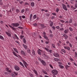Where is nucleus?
<instances>
[{
  "label": "nucleus",
  "instance_id": "f257e3e1",
  "mask_svg": "<svg viewBox=\"0 0 77 77\" xmlns=\"http://www.w3.org/2000/svg\"><path fill=\"white\" fill-rule=\"evenodd\" d=\"M19 24L18 23H12L11 24V25H12V26H13V27H12V28H11L13 30H15V28H14V27H18L19 26Z\"/></svg>",
  "mask_w": 77,
  "mask_h": 77
},
{
  "label": "nucleus",
  "instance_id": "f03ea898",
  "mask_svg": "<svg viewBox=\"0 0 77 77\" xmlns=\"http://www.w3.org/2000/svg\"><path fill=\"white\" fill-rule=\"evenodd\" d=\"M13 54H14V56H16L17 57H18V58H20V59H21L22 58L21 57L20 55L18 54H17H17L16 53H15V52L14 51L13 52Z\"/></svg>",
  "mask_w": 77,
  "mask_h": 77
},
{
  "label": "nucleus",
  "instance_id": "7ed1b4c3",
  "mask_svg": "<svg viewBox=\"0 0 77 77\" xmlns=\"http://www.w3.org/2000/svg\"><path fill=\"white\" fill-rule=\"evenodd\" d=\"M17 75L18 73L15 72H14L11 73V75L13 77H16V75Z\"/></svg>",
  "mask_w": 77,
  "mask_h": 77
},
{
  "label": "nucleus",
  "instance_id": "20e7f679",
  "mask_svg": "<svg viewBox=\"0 0 77 77\" xmlns=\"http://www.w3.org/2000/svg\"><path fill=\"white\" fill-rule=\"evenodd\" d=\"M52 73L53 75H57L58 73V72L56 70H54L52 71Z\"/></svg>",
  "mask_w": 77,
  "mask_h": 77
},
{
  "label": "nucleus",
  "instance_id": "39448f33",
  "mask_svg": "<svg viewBox=\"0 0 77 77\" xmlns=\"http://www.w3.org/2000/svg\"><path fill=\"white\" fill-rule=\"evenodd\" d=\"M43 35H44V38L46 39L47 40H48V37L47 36H46V33L45 32H43L42 33Z\"/></svg>",
  "mask_w": 77,
  "mask_h": 77
},
{
  "label": "nucleus",
  "instance_id": "423d86ee",
  "mask_svg": "<svg viewBox=\"0 0 77 77\" xmlns=\"http://www.w3.org/2000/svg\"><path fill=\"white\" fill-rule=\"evenodd\" d=\"M38 60L40 62H41L42 63V65H46V63L43 60H41V59H39Z\"/></svg>",
  "mask_w": 77,
  "mask_h": 77
},
{
  "label": "nucleus",
  "instance_id": "0eeeda50",
  "mask_svg": "<svg viewBox=\"0 0 77 77\" xmlns=\"http://www.w3.org/2000/svg\"><path fill=\"white\" fill-rule=\"evenodd\" d=\"M13 39H17V40H18L19 39V38L18 37V36L16 34H14L13 36Z\"/></svg>",
  "mask_w": 77,
  "mask_h": 77
},
{
  "label": "nucleus",
  "instance_id": "6e6552de",
  "mask_svg": "<svg viewBox=\"0 0 77 77\" xmlns=\"http://www.w3.org/2000/svg\"><path fill=\"white\" fill-rule=\"evenodd\" d=\"M63 9L65 10V11H68V9H67V8L66 7V6L64 4H63Z\"/></svg>",
  "mask_w": 77,
  "mask_h": 77
},
{
  "label": "nucleus",
  "instance_id": "1a4fd4ad",
  "mask_svg": "<svg viewBox=\"0 0 77 77\" xmlns=\"http://www.w3.org/2000/svg\"><path fill=\"white\" fill-rule=\"evenodd\" d=\"M54 56L56 57H59L60 56L59 54H58L57 53H55L54 54Z\"/></svg>",
  "mask_w": 77,
  "mask_h": 77
},
{
  "label": "nucleus",
  "instance_id": "9d476101",
  "mask_svg": "<svg viewBox=\"0 0 77 77\" xmlns=\"http://www.w3.org/2000/svg\"><path fill=\"white\" fill-rule=\"evenodd\" d=\"M14 69L16 71H19L20 70V68L17 66H14Z\"/></svg>",
  "mask_w": 77,
  "mask_h": 77
},
{
  "label": "nucleus",
  "instance_id": "9b49d317",
  "mask_svg": "<svg viewBox=\"0 0 77 77\" xmlns=\"http://www.w3.org/2000/svg\"><path fill=\"white\" fill-rule=\"evenodd\" d=\"M23 63L24 66H25L26 68H27V65H28V64H27V63H26V61H24V60H23Z\"/></svg>",
  "mask_w": 77,
  "mask_h": 77
},
{
  "label": "nucleus",
  "instance_id": "f8f14e48",
  "mask_svg": "<svg viewBox=\"0 0 77 77\" xmlns=\"http://www.w3.org/2000/svg\"><path fill=\"white\" fill-rule=\"evenodd\" d=\"M27 52L28 53H29V54H30V55L32 56V53H31V51H30V49H29L27 50Z\"/></svg>",
  "mask_w": 77,
  "mask_h": 77
},
{
  "label": "nucleus",
  "instance_id": "ddd939ff",
  "mask_svg": "<svg viewBox=\"0 0 77 77\" xmlns=\"http://www.w3.org/2000/svg\"><path fill=\"white\" fill-rule=\"evenodd\" d=\"M69 29H67L65 30L64 31V33L65 34H68V32H69Z\"/></svg>",
  "mask_w": 77,
  "mask_h": 77
},
{
  "label": "nucleus",
  "instance_id": "4468645a",
  "mask_svg": "<svg viewBox=\"0 0 77 77\" xmlns=\"http://www.w3.org/2000/svg\"><path fill=\"white\" fill-rule=\"evenodd\" d=\"M43 56H44L45 59H46L49 58L48 56H47V55H46L45 54H43Z\"/></svg>",
  "mask_w": 77,
  "mask_h": 77
},
{
  "label": "nucleus",
  "instance_id": "2eb2a0df",
  "mask_svg": "<svg viewBox=\"0 0 77 77\" xmlns=\"http://www.w3.org/2000/svg\"><path fill=\"white\" fill-rule=\"evenodd\" d=\"M32 55H33V56H35V55H36V53H35V51L34 49H32Z\"/></svg>",
  "mask_w": 77,
  "mask_h": 77
},
{
  "label": "nucleus",
  "instance_id": "dca6fc26",
  "mask_svg": "<svg viewBox=\"0 0 77 77\" xmlns=\"http://www.w3.org/2000/svg\"><path fill=\"white\" fill-rule=\"evenodd\" d=\"M41 51H42V50H41V49H39V50L38 51V54L39 55H41Z\"/></svg>",
  "mask_w": 77,
  "mask_h": 77
},
{
  "label": "nucleus",
  "instance_id": "f3484780",
  "mask_svg": "<svg viewBox=\"0 0 77 77\" xmlns=\"http://www.w3.org/2000/svg\"><path fill=\"white\" fill-rule=\"evenodd\" d=\"M20 53L23 56H26V53H25L23 51H21Z\"/></svg>",
  "mask_w": 77,
  "mask_h": 77
},
{
  "label": "nucleus",
  "instance_id": "a211bd4d",
  "mask_svg": "<svg viewBox=\"0 0 77 77\" xmlns=\"http://www.w3.org/2000/svg\"><path fill=\"white\" fill-rule=\"evenodd\" d=\"M5 70L6 71H7V72H12L11 70L9 69L8 68H6Z\"/></svg>",
  "mask_w": 77,
  "mask_h": 77
},
{
  "label": "nucleus",
  "instance_id": "6ab92c4d",
  "mask_svg": "<svg viewBox=\"0 0 77 77\" xmlns=\"http://www.w3.org/2000/svg\"><path fill=\"white\" fill-rule=\"evenodd\" d=\"M5 33L9 37H11V33H10L9 32H8L7 31H6Z\"/></svg>",
  "mask_w": 77,
  "mask_h": 77
},
{
  "label": "nucleus",
  "instance_id": "aec40b11",
  "mask_svg": "<svg viewBox=\"0 0 77 77\" xmlns=\"http://www.w3.org/2000/svg\"><path fill=\"white\" fill-rule=\"evenodd\" d=\"M19 63L20 65L22 66V67H23V68H25V67H24V64H23V63L22 62H19Z\"/></svg>",
  "mask_w": 77,
  "mask_h": 77
},
{
  "label": "nucleus",
  "instance_id": "412c9836",
  "mask_svg": "<svg viewBox=\"0 0 77 77\" xmlns=\"http://www.w3.org/2000/svg\"><path fill=\"white\" fill-rule=\"evenodd\" d=\"M63 36L65 37V39H66L68 38V35L66 34H63Z\"/></svg>",
  "mask_w": 77,
  "mask_h": 77
},
{
  "label": "nucleus",
  "instance_id": "4be33fe9",
  "mask_svg": "<svg viewBox=\"0 0 77 77\" xmlns=\"http://www.w3.org/2000/svg\"><path fill=\"white\" fill-rule=\"evenodd\" d=\"M42 72H43V73H44L45 74H46V75H47V74H48V73H47V72H46V71H45V70H42Z\"/></svg>",
  "mask_w": 77,
  "mask_h": 77
},
{
  "label": "nucleus",
  "instance_id": "5701e85b",
  "mask_svg": "<svg viewBox=\"0 0 77 77\" xmlns=\"http://www.w3.org/2000/svg\"><path fill=\"white\" fill-rule=\"evenodd\" d=\"M23 47H24V48H25V50H27V46L24 44H23Z\"/></svg>",
  "mask_w": 77,
  "mask_h": 77
},
{
  "label": "nucleus",
  "instance_id": "b1692460",
  "mask_svg": "<svg viewBox=\"0 0 77 77\" xmlns=\"http://www.w3.org/2000/svg\"><path fill=\"white\" fill-rule=\"evenodd\" d=\"M34 72L36 75H38V72L37 71H36L35 70H34L33 71Z\"/></svg>",
  "mask_w": 77,
  "mask_h": 77
},
{
  "label": "nucleus",
  "instance_id": "393cba45",
  "mask_svg": "<svg viewBox=\"0 0 77 77\" xmlns=\"http://www.w3.org/2000/svg\"><path fill=\"white\" fill-rule=\"evenodd\" d=\"M31 5L32 7H34L35 6V3L33 2H32L31 3Z\"/></svg>",
  "mask_w": 77,
  "mask_h": 77
},
{
  "label": "nucleus",
  "instance_id": "a878e982",
  "mask_svg": "<svg viewBox=\"0 0 77 77\" xmlns=\"http://www.w3.org/2000/svg\"><path fill=\"white\" fill-rule=\"evenodd\" d=\"M40 26L41 27H42V28H43L44 29V28H45V27H46L44 25V24H40Z\"/></svg>",
  "mask_w": 77,
  "mask_h": 77
},
{
  "label": "nucleus",
  "instance_id": "bb28decb",
  "mask_svg": "<svg viewBox=\"0 0 77 77\" xmlns=\"http://www.w3.org/2000/svg\"><path fill=\"white\" fill-rule=\"evenodd\" d=\"M51 46L52 48H56V46H55V45L54 44H52Z\"/></svg>",
  "mask_w": 77,
  "mask_h": 77
},
{
  "label": "nucleus",
  "instance_id": "cd10ccee",
  "mask_svg": "<svg viewBox=\"0 0 77 77\" xmlns=\"http://www.w3.org/2000/svg\"><path fill=\"white\" fill-rule=\"evenodd\" d=\"M69 66L67 65H66L65 66L66 69H68L69 67Z\"/></svg>",
  "mask_w": 77,
  "mask_h": 77
},
{
  "label": "nucleus",
  "instance_id": "c85d7f7f",
  "mask_svg": "<svg viewBox=\"0 0 77 77\" xmlns=\"http://www.w3.org/2000/svg\"><path fill=\"white\" fill-rule=\"evenodd\" d=\"M37 17V15H34L33 16V19H35Z\"/></svg>",
  "mask_w": 77,
  "mask_h": 77
},
{
  "label": "nucleus",
  "instance_id": "c756f323",
  "mask_svg": "<svg viewBox=\"0 0 77 77\" xmlns=\"http://www.w3.org/2000/svg\"><path fill=\"white\" fill-rule=\"evenodd\" d=\"M61 51H62V52H63V53H66V51H65V50L64 49H61Z\"/></svg>",
  "mask_w": 77,
  "mask_h": 77
},
{
  "label": "nucleus",
  "instance_id": "7c9ffc66",
  "mask_svg": "<svg viewBox=\"0 0 77 77\" xmlns=\"http://www.w3.org/2000/svg\"><path fill=\"white\" fill-rule=\"evenodd\" d=\"M54 60H55V61H56V62H58V61L59 60V59L58 58H54Z\"/></svg>",
  "mask_w": 77,
  "mask_h": 77
},
{
  "label": "nucleus",
  "instance_id": "2f4dec72",
  "mask_svg": "<svg viewBox=\"0 0 77 77\" xmlns=\"http://www.w3.org/2000/svg\"><path fill=\"white\" fill-rule=\"evenodd\" d=\"M59 67H60V68H62V69H63V68H64V66L61 65H59Z\"/></svg>",
  "mask_w": 77,
  "mask_h": 77
},
{
  "label": "nucleus",
  "instance_id": "473e14b6",
  "mask_svg": "<svg viewBox=\"0 0 77 77\" xmlns=\"http://www.w3.org/2000/svg\"><path fill=\"white\" fill-rule=\"evenodd\" d=\"M0 39H2V40H4V38H3V37L2 36L0 35Z\"/></svg>",
  "mask_w": 77,
  "mask_h": 77
},
{
  "label": "nucleus",
  "instance_id": "72a5a7b5",
  "mask_svg": "<svg viewBox=\"0 0 77 77\" xmlns=\"http://www.w3.org/2000/svg\"><path fill=\"white\" fill-rule=\"evenodd\" d=\"M16 12L17 13V14H18L20 13V10L18 9H17L16 10Z\"/></svg>",
  "mask_w": 77,
  "mask_h": 77
},
{
  "label": "nucleus",
  "instance_id": "f704fd0d",
  "mask_svg": "<svg viewBox=\"0 0 77 77\" xmlns=\"http://www.w3.org/2000/svg\"><path fill=\"white\" fill-rule=\"evenodd\" d=\"M69 30H70L71 31V32H72V31H73V28H72L71 27H69Z\"/></svg>",
  "mask_w": 77,
  "mask_h": 77
},
{
  "label": "nucleus",
  "instance_id": "c9c22d12",
  "mask_svg": "<svg viewBox=\"0 0 77 77\" xmlns=\"http://www.w3.org/2000/svg\"><path fill=\"white\" fill-rule=\"evenodd\" d=\"M44 49H45V50L47 51H49V49H48V48L46 47H45Z\"/></svg>",
  "mask_w": 77,
  "mask_h": 77
},
{
  "label": "nucleus",
  "instance_id": "e433bc0d",
  "mask_svg": "<svg viewBox=\"0 0 77 77\" xmlns=\"http://www.w3.org/2000/svg\"><path fill=\"white\" fill-rule=\"evenodd\" d=\"M14 50L15 51V52L17 53H18V51L17 50L16 48H14Z\"/></svg>",
  "mask_w": 77,
  "mask_h": 77
},
{
  "label": "nucleus",
  "instance_id": "4c0bfd02",
  "mask_svg": "<svg viewBox=\"0 0 77 77\" xmlns=\"http://www.w3.org/2000/svg\"><path fill=\"white\" fill-rule=\"evenodd\" d=\"M72 19H70L69 22V23H72Z\"/></svg>",
  "mask_w": 77,
  "mask_h": 77
},
{
  "label": "nucleus",
  "instance_id": "58836bf2",
  "mask_svg": "<svg viewBox=\"0 0 77 77\" xmlns=\"http://www.w3.org/2000/svg\"><path fill=\"white\" fill-rule=\"evenodd\" d=\"M32 14H31L30 16V20L31 21L32 20Z\"/></svg>",
  "mask_w": 77,
  "mask_h": 77
},
{
  "label": "nucleus",
  "instance_id": "ea45409f",
  "mask_svg": "<svg viewBox=\"0 0 77 77\" xmlns=\"http://www.w3.org/2000/svg\"><path fill=\"white\" fill-rule=\"evenodd\" d=\"M23 41L24 43V44H26V39H25V38H23Z\"/></svg>",
  "mask_w": 77,
  "mask_h": 77
},
{
  "label": "nucleus",
  "instance_id": "a19ab883",
  "mask_svg": "<svg viewBox=\"0 0 77 77\" xmlns=\"http://www.w3.org/2000/svg\"><path fill=\"white\" fill-rule=\"evenodd\" d=\"M25 11V10L24 9H22V10H21V13H22V14L23 13H24V12Z\"/></svg>",
  "mask_w": 77,
  "mask_h": 77
},
{
  "label": "nucleus",
  "instance_id": "79ce46f5",
  "mask_svg": "<svg viewBox=\"0 0 77 77\" xmlns=\"http://www.w3.org/2000/svg\"><path fill=\"white\" fill-rule=\"evenodd\" d=\"M66 44H67L68 45V44H70V42H69V41H66Z\"/></svg>",
  "mask_w": 77,
  "mask_h": 77
},
{
  "label": "nucleus",
  "instance_id": "37998d69",
  "mask_svg": "<svg viewBox=\"0 0 77 77\" xmlns=\"http://www.w3.org/2000/svg\"><path fill=\"white\" fill-rule=\"evenodd\" d=\"M71 10H72V11H74V7H73V6H72L71 7Z\"/></svg>",
  "mask_w": 77,
  "mask_h": 77
},
{
  "label": "nucleus",
  "instance_id": "c03bdc74",
  "mask_svg": "<svg viewBox=\"0 0 77 77\" xmlns=\"http://www.w3.org/2000/svg\"><path fill=\"white\" fill-rule=\"evenodd\" d=\"M59 11V9L58 8H57L56 9V12L57 13Z\"/></svg>",
  "mask_w": 77,
  "mask_h": 77
},
{
  "label": "nucleus",
  "instance_id": "a18cd8bd",
  "mask_svg": "<svg viewBox=\"0 0 77 77\" xmlns=\"http://www.w3.org/2000/svg\"><path fill=\"white\" fill-rule=\"evenodd\" d=\"M24 35H20V39H23V38H24Z\"/></svg>",
  "mask_w": 77,
  "mask_h": 77
},
{
  "label": "nucleus",
  "instance_id": "49530a36",
  "mask_svg": "<svg viewBox=\"0 0 77 77\" xmlns=\"http://www.w3.org/2000/svg\"><path fill=\"white\" fill-rule=\"evenodd\" d=\"M53 22H51L50 24V26L51 27L52 26H53Z\"/></svg>",
  "mask_w": 77,
  "mask_h": 77
},
{
  "label": "nucleus",
  "instance_id": "de8ad7c7",
  "mask_svg": "<svg viewBox=\"0 0 77 77\" xmlns=\"http://www.w3.org/2000/svg\"><path fill=\"white\" fill-rule=\"evenodd\" d=\"M49 66H50V67H51V68H52V69H53V66H52V65H51V64H49Z\"/></svg>",
  "mask_w": 77,
  "mask_h": 77
},
{
  "label": "nucleus",
  "instance_id": "09e8293b",
  "mask_svg": "<svg viewBox=\"0 0 77 77\" xmlns=\"http://www.w3.org/2000/svg\"><path fill=\"white\" fill-rule=\"evenodd\" d=\"M75 57H77V53L76 52H75Z\"/></svg>",
  "mask_w": 77,
  "mask_h": 77
},
{
  "label": "nucleus",
  "instance_id": "8fccbe9b",
  "mask_svg": "<svg viewBox=\"0 0 77 77\" xmlns=\"http://www.w3.org/2000/svg\"><path fill=\"white\" fill-rule=\"evenodd\" d=\"M67 49V50H68V51H69L70 50V48L68 46Z\"/></svg>",
  "mask_w": 77,
  "mask_h": 77
},
{
  "label": "nucleus",
  "instance_id": "3c124183",
  "mask_svg": "<svg viewBox=\"0 0 77 77\" xmlns=\"http://www.w3.org/2000/svg\"><path fill=\"white\" fill-rule=\"evenodd\" d=\"M25 6H26V5H29V4L27 2H26L25 3Z\"/></svg>",
  "mask_w": 77,
  "mask_h": 77
},
{
  "label": "nucleus",
  "instance_id": "603ef678",
  "mask_svg": "<svg viewBox=\"0 0 77 77\" xmlns=\"http://www.w3.org/2000/svg\"><path fill=\"white\" fill-rule=\"evenodd\" d=\"M15 42H16V43H17V44H20V42L16 40Z\"/></svg>",
  "mask_w": 77,
  "mask_h": 77
},
{
  "label": "nucleus",
  "instance_id": "864d4df0",
  "mask_svg": "<svg viewBox=\"0 0 77 77\" xmlns=\"http://www.w3.org/2000/svg\"><path fill=\"white\" fill-rule=\"evenodd\" d=\"M63 47L64 49H65L66 50V49H67V47L66 46H63Z\"/></svg>",
  "mask_w": 77,
  "mask_h": 77
},
{
  "label": "nucleus",
  "instance_id": "5fc2aeb1",
  "mask_svg": "<svg viewBox=\"0 0 77 77\" xmlns=\"http://www.w3.org/2000/svg\"><path fill=\"white\" fill-rule=\"evenodd\" d=\"M69 47H71V48H72V45L71 44V43H69Z\"/></svg>",
  "mask_w": 77,
  "mask_h": 77
},
{
  "label": "nucleus",
  "instance_id": "6e6d98bb",
  "mask_svg": "<svg viewBox=\"0 0 77 77\" xmlns=\"http://www.w3.org/2000/svg\"><path fill=\"white\" fill-rule=\"evenodd\" d=\"M60 22H61V23H65V21L63 20H60Z\"/></svg>",
  "mask_w": 77,
  "mask_h": 77
},
{
  "label": "nucleus",
  "instance_id": "4d7b16f0",
  "mask_svg": "<svg viewBox=\"0 0 77 77\" xmlns=\"http://www.w3.org/2000/svg\"><path fill=\"white\" fill-rule=\"evenodd\" d=\"M35 63L36 65H38L39 64V63L36 61L35 62Z\"/></svg>",
  "mask_w": 77,
  "mask_h": 77
},
{
  "label": "nucleus",
  "instance_id": "13d9d810",
  "mask_svg": "<svg viewBox=\"0 0 77 77\" xmlns=\"http://www.w3.org/2000/svg\"><path fill=\"white\" fill-rule=\"evenodd\" d=\"M19 3H20V4H22V3H23V1H20V2H19Z\"/></svg>",
  "mask_w": 77,
  "mask_h": 77
},
{
  "label": "nucleus",
  "instance_id": "bf43d9fd",
  "mask_svg": "<svg viewBox=\"0 0 77 77\" xmlns=\"http://www.w3.org/2000/svg\"><path fill=\"white\" fill-rule=\"evenodd\" d=\"M30 77H33V74H30Z\"/></svg>",
  "mask_w": 77,
  "mask_h": 77
},
{
  "label": "nucleus",
  "instance_id": "052dcab7",
  "mask_svg": "<svg viewBox=\"0 0 77 77\" xmlns=\"http://www.w3.org/2000/svg\"><path fill=\"white\" fill-rule=\"evenodd\" d=\"M67 8H70V6H69V5L67 4Z\"/></svg>",
  "mask_w": 77,
  "mask_h": 77
},
{
  "label": "nucleus",
  "instance_id": "680f3d73",
  "mask_svg": "<svg viewBox=\"0 0 77 77\" xmlns=\"http://www.w3.org/2000/svg\"><path fill=\"white\" fill-rule=\"evenodd\" d=\"M70 60H71L72 62L74 61V60L72 58H70Z\"/></svg>",
  "mask_w": 77,
  "mask_h": 77
},
{
  "label": "nucleus",
  "instance_id": "e2e57ef3",
  "mask_svg": "<svg viewBox=\"0 0 77 77\" xmlns=\"http://www.w3.org/2000/svg\"><path fill=\"white\" fill-rule=\"evenodd\" d=\"M52 14L53 15L55 16V15H56V13H52Z\"/></svg>",
  "mask_w": 77,
  "mask_h": 77
},
{
  "label": "nucleus",
  "instance_id": "0e129e2a",
  "mask_svg": "<svg viewBox=\"0 0 77 77\" xmlns=\"http://www.w3.org/2000/svg\"><path fill=\"white\" fill-rule=\"evenodd\" d=\"M53 34H50V36L51 37V38H52V37H53Z\"/></svg>",
  "mask_w": 77,
  "mask_h": 77
},
{
  "label": "nucleus",
  "instance_id": "69168bd1",
  "mask_svg": "<svg viewBox=\"0 0 77 77\" xmlns=\"http://www.w3.org/2000/svg\"><path fill=\"white\" fill-rule=\"evenodd\" d=\"M22 18H23L24 19L25 18H26V17H25V16L23 15L22 16Z\"/></svg>",
  "mask_w": 77,
  "mask_h": 77
},
{
  "label": "nucleus",
  "instance_id": "338daca9",
  "mask_svg": "<svg viewBox=\"0 0 77 77\" xmlns=\"http://www.w3.org/2000/svg\"><path fill=\"white\" fill-rule=\"evenodd\" d=\"M33 26H37V24H36V23H34L33 24Z\"/></svg>",
  "mask_w": 77,
  "mask_h": 77
},
{
  "label": "nucleus",
  "instance_id": "774afa93",
  "mask_svg": "<svg viewBox=\"0 0 77 77\" xmlns=\"http://www.w3.org/2000/svg\"><path fill=\"white\" fill-rule=\"evenodd\" d=\"M75 7L76 8H77V3H75Z\"/></svg>",
  "mask_w": 77,
  "mask_h": 77
}]
</instances>
